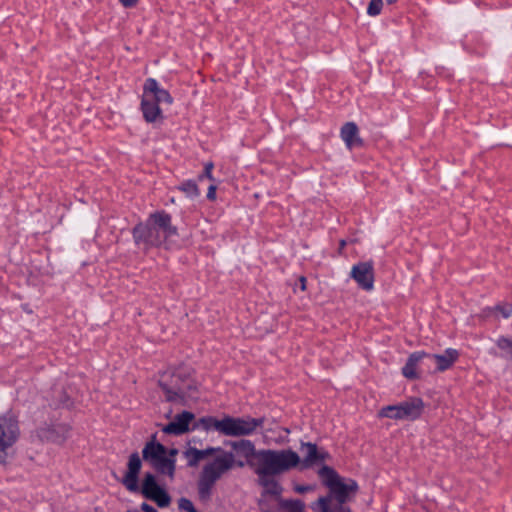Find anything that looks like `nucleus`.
<instances>
[{"mask_svg": "<svg viewBox=\"0 0 512 512\" xmlns=\"http://www.w3.org/2000/svg\"><path fill=\"white\" fill-rule=\"evenodd\" d=\"M383 6V0H371L368 7L367 13L370 16H377L380 14Z\"/></svg>", "mask_w": 512, "mask_h": 512, "instance_id": "28", "label": "nucleus"}, {"mask_svg": "<svg viewBox=\"0 0 512 512\" xmlns=\"http://www.w3.org/2000/svg\"><path fill=\"white\" fill-rule=\"evenodd\" d=\"M299 282H300V288L302 291H305L306 290V278L304 276H301L299 278Z\"/></svg>", "mask_w": 512, "mask_h": 512, "instance_id": "38", "label": "nucleus"}, {"mask_svg": "<svg viewBox=\"0 0 512 512\" xmlns=\"http://www.w3.org/2000/svg\"><path fill=\"white\" fill-rule=\"evenodd\" d=\"M142 461L137 452L129 456L127 463V472L125 473L122 484L130 492H137L139 490L138 475L141 470Z\"/></svg>", "mask_w": 512, "mask_h": 512, "instance_id": "16", "label": "nucleus"}, {"mask_svg": "<svg viewBox=\"0 0 512 512\" xmlns=\"http://www.w3.org/2000/svg\"><path fill=\"white\" fill-rule=\"evenodd\" d=\"M220 424L223 425V419L218 420L214 417L207 416V417H202L197 421L194 420L191 429L195 430L197 428H202L205 431L214 429V430L218 431L219 433H221V428L219 426Z\"/></svg>", "mask_w": 512, "mask_h": 512, "instance_id": "22", "label": "nucleus"}, {"mask_svg": "<svg viewBox=\"0 0 512 512\" xmlns=\"http://www.w3.org/2000/svg\"><path fill=\"white\" fill-rule=\"evenodd\" d=\"M340 136L349 150L355 147H362L364 144L359 136V129L354 122L345 123L341 128Z\"/></svg>", "mask_w": 512, "mask_h": 512, "instance_id": "19", "label": "nucleus"}, {"mask_svg": "<svg viewBox=\"0 0 512 512\" xmlns=\"http://www.w3.org/2000/svg\"><path fill=\"white\" fill-rule=\"evenodd\" d=\"M495 309L499 311L504 318H509L512 314L511 304L498 305Z\"/></svg>", "mask_w": 512, "mask_h": 512, "instance_id": "32", "label": "nucleus"}, {"mask_svg": "<svg viewBox=\"0 0 512 512\" xmlns=\"http://www.w3.org/2000/svg\"><path fill=\"white\" fill-rule=\"evenodd\" d=\"M214 165L212 162H208L205 164V167H204V172L199 175V180H202L203 178H207L211 181H214V178L212 176V169H213Z\"/></svg>", "mask_w": 512, "mask_h": 512, "instance_id": "31", "label": "nucleus"}, {"mask_svg": "<svg viewBox=\"0 0 512 512\" xmlns=\"http://www.w3.org/2000/svg\"><path fill=\"white\" fill-rule=\"evenodd\" d=\"M259 505H260L261 508L263 507V505H264V500L263 499L259 500Z\"/></svg>", "mask_w": 512, "mask_h": 512, "instance_id": "42", "label": "nucleus"}, {"mask_svg": "<svg viewBox=\"0 0 512 512\" xmlns=\"http://www.w3.org/2000/svg\"><path fill=\"white\" fill-rule=\"evenodd\" d=\"M156 103L160 104L162 102L167 104H172L173 98L170 93L165 89H160L153 97H151Z\"/></svg>", "mask_w": 512, "mask_h": 512, "instance_id": "27", "label": "nucleus"}, {"mask_svg": "<svg viewBox=\"0 0 512 512\" xmlns=\"http://www.w3.org/2000/svg\"><path fill=\"white\" fill-rule=\"evenodd\" d=\"M161 88L159 87L157 81L153 78H148L146 81H145V84H144V87H143V90H144V94L143 95H147L149 96V94H151V97H153Z\"/></svg>", "mask_w": 512, "mask_h": 512, "instance_id": "26", "label": "nucleus"}, {"mask_svg": "<svg viewBox=\"0 0 512 512\" xmlns=\"http://www.w3.org/2000/svg\"><path fill=\"white\" fill-rule=\"evenodd\" d=\"M141 110L145 121L148 123L162 122L164 120V116L159 107V104L156 103L150 96L143 95L141 101Z\"/></svg>", "mask_w": 512, "mask_h": 512, "instance_id": "18", "label": "nucleus"}, {"mask_svg": "<svg viewBox=\"0 0 512 512\" xmlns=\"http://www.w3.org/2000/svg\"><path fill=\"white\" fill-rule=\"evenodd\" d=\"M265 418H252V417H232L225 416L223 418V425L220 424L221 434L228 437H244L250 436L261 428L264 424Z\"/></svg>", "mask_w": 512, "mask_h": 512, "instance_id": "8", "label": "nucleus"}, {"mask_svg": "<svg viewBox=\"0 0 512 512\" xmlns=\"http://www.w3.org/2000/svg\"><path fill=\"white\" fill-rule=\"evenodd\" d=\"M377 416L379 418H389L393 420H403L399 403L382 407Z\"/></svg>", "mask_w": 512, "mask_h": 512, "instance_id": "23", "label": "nucleus"}, {"mask_svg": "<svg viewBox=\"0 0 512 512\" xmlns=\"http://www.w3.org/2000/svg\"><path fill=\"white\" fill-rule=\"evenodd\" d=\"M178 453V450L173 448V449H170L169 451H167V457H172L175 459V456L177 455Z\"/></svg>", "mask_w": 512, "mask_h": 512, "instance_id": "39", "label": "nucleus"}, {"mask_svg": "<svg viewBox=\"0 0 512 512\" xmlns=\"http://www.w3.org/2000/svg\"><path fill=\"white\" fill-rule=\"evenodd\" d=\"M281 430L286 434L285 436H279L278 438L275 439V442L277 444H284V443H287L289 442V439H288V434L290 433V430L288 428H281Z\"/></svg>", "mask_w": 512, "mask_h": 512, "instance_id": "33", "label": "nucleus"}, {"mask_svg": "<svg viewBox=\"0 0 512 512\" xmlns=\"http://www.w3.org/2000/svg\"><path fill=\"white\" fill-rule=\"evenodd\" d=\"M226 444L239 456L245 458V465H248L253 471L282 452V450L274 449L257 450L255 444L248 439L228 441Z\"/></svg>", "mask_w": 512, "mask_h": 512, "instance_id": "7", "label": "nucleus"}, {"mask_svg": "<svg viewBox=\"0 0 512 512\" xmlns=\"http://www.w3.org/2000/svg\"><path fill=\"white\" fill-rule=\"evenodd\" d=\"M322 484L329 489V494L318 499L320 512H352L345 504L358 491V484L353 479L342 478L332 467L323 465L318 470Z\"/></svg>", "mask_w": 512, "mask_h": 512, "instance_id": "1", "label": "nucleus"}, {"mask_svg": "<svg viewBox=\"0 0 512 512\" xmlns=\"http://www.w3.org/2000/svg\"><path fill=\"white\" fill-rule=\"evenodd\" d=\"M397 0H386L387 4L391 5L394 4Z\"/></svg>", "mask_w": 512, "mask_h": 512, "instance_id": "41", "label": "nucleus"}, {"mask_svg": "<svg viewBox=\"0 0 512 512\" xmlns=\"http://www.w3.org/2000/svg\"><path fill=\"white\" fill-rule=\"evenodd\" d=\"M299 455L292 449H282V452L258 467L254 473L257 475V483L263 488L262 497L269 495L280 498L282 486L275 476L284 474L298 467Z\"/></svg>", "mask_w": 512, "mask_h": 512, "instance_id": "2", "label": "nucleus"}, {"mask_svg": "<svg viewBox=\"0 0 512 512\" xmlns=\"http://www.w3.org/2000/svg\"><path fill=\"white\" fill-rule=\"evenodd\" d=\"M141 493L146 498L155 502L160 508L168 507L171 503V497L156 481L152 473L144 475Z\"/></svg>", "mask_w": 512, "mask_h": 512, "instance_id": "10", "label": "nucleus"}, {"mask_svg": "<svg viewBox=\"0 0 512 512\" xmlns=\"http://www.w3.org/2000/svg\"><path fill=\"white\" fill-rule=\"evenodd\" d=\"M69 430L70 427L67 424L51 421L39 426L36 434L41 441L62 444L66 441Z\"/></svg>", "mask_w": 512, "mask_h": 512, "instance_id": "12", "label": "nucleus"}, {"mask_svg": "<svg viewBox=\"0 0 512 512\" xmlns=\"http://www.w3.org/2000/svg\"><path fill=\"white\" fill-rule=\"evenodd\" d=\"M294 490L295 492L299 493V494H303V493H306V492H309V491H312L313 490V487L312 486H309V485H296L294 487Z\"/></svg>", "mask_w": 512, "mask_h": 512, "instance_id": "34", "label": "nucleus"}, {"mask_svg": "<svg viewBox=\"0 0 512 512\" xmlns=\"http://www.w3.org/2000/svg\"><path fill=\"white\" fill-rule=\"evenodd\" d=\"M178 189L180 191L184 192L190 198H195L200 194L199 188H198L196 182L193 180H187V181L183 182L178 187Z\"/></svg>", "mask_w": 512, "mask_h": 512, "instance_id": "25", "label": "nucleus"}, {"mask_svg": "<svg viewBox=\"0 0 512 512\" xmlns=\"http://www.w3.org/2000/svg\"><path fill=\"white\" fill-rule=\"evenodd\" d=\"M497 346L505 350L512 357V338L500 337L497 340Z\"/></svg>", "mask_w": 512, "mask_h": 512, "instance_id": "29", "label": "nucleus"}, {"mask_svg": "<svg viewBox=\"0 0 512 512\" xmlns=\"http://www.w3.org/2000/svg\"><path fill=\"white\" fill-rule=\"evenodd\" d=\"M20 428L17 417L12 413L0 415V464L8 457V450L17 442Z\"/></svg>", "mask_w": 512, "mask_h": 512, "instance_id": "9", "label": "nucleus"}, {"mask_svg": "<svg viewBox=\"0 0 512 512\" xmlns=\"http://www.w3.org/2000/svg\"><path fill=\"white\" fill-rule=\"evenodd\" d=\"M178 506L180 510H184L187 512H197L196 509L194 508L193 503L187 498H180Z\"/></svg>", "mask_w": 512, "mask_h": 512, "instance_id": "30", "label": "nucleus"}, {"mask_svg": "<svg viewBox=\"0 0 512 512\" xmlns=\"http://www.w3.org/2000/svg\"><path fill=\"white\" fill-rule=\"evenodd\" d=\"M217 456L210 462L206 463L199 475L197 482L198 495L201 500H208L211 496L212 489L216 482L235 466L243 468L244 461H237L233 452L221 451L216 453Z\"/></svg>", "mask_w": 512, "mask_h": 512, "instance_id": "5", "label": "nucleus"}, {"mask_svg": "<svg viewBox=\"0 0 512 512\" xmlns=\"http://www.w3.org/2000/svg\"><path fill=\"white\" fill-rule=\"evenodd\" d=\"M136 245L145 249L158 247L173 236L177 228L171 223V216L165 211H157L149 215L145 222L138 223L132 230Z\"/></svg>", "mask_w": 512, "mask_h": 512, "instance_id": "3", "label": "nucleus"}, {"mask_svg": "<svg viewBox=\"0 0 512 512\" xmlns=\"http://www.w3.org/2000/svg\"><path fill=\"white\" fill-rule=\"evenodd\" d=\"M345 245H346V241L345 240H341L340 241V247H339V253H342V250L345 247Z\"/></svg>", "mask_w": 512, "mask_h": 512, "instance_id": "40", "label": "nucleus"}, {"mask_svg": "<svg viewBox=\"0 0 512 512\" xmlns=\"http://www.w3.org/2000/svg\"><path fill=\"white\" fill-rule=\"evenodd\" d=\"M195 420V415L192 412L189 411H183L179 414H177L173 421L168 423L167 425H163L161 430L165 434H171V435H183L187 433L189 430H192L190 428V425H193V421Z\"/></svg>", "mask_w": 512, "mask_h": 512, "instance_id": "15", "label": "nucleus"}, {"mask_svg": "<svg viewBox=\"0 0 512 512\" xmlns=\"http://www.w3.org/2000/svg\"><path fill=\"white\" fill-rule=\"evenodd\" d=\"M158 385L168 402L185 404L187 398L193 397L196 383L192 378L191 369L185 366L168 368L161 372Z\"/></svg>", "mask_w": 512, "mask_h": 512, "instance_id": "4", "label": "nucleus"}, {"mask_svg": "<svg viewBox=\"0 0 512 512\" xmlns=\"http://www.w3.org/2000/svg\"><path fill=\"white\" fill-rule=\"evenodd\" d=\"M219 451H221V447H208L203 450L190 447L184 452V457L187 459L189 467H195L199 461L208 456L214 455Z\"/></svg>", "mask_w": 512, "mask_h": 512, "instance_id": "20", "label": "nucleus"}, {"mask_svg": "<svg viewBox=\"0 0 512 512\" xmlns=\"http://www.w3.org/2000/svg\"><path fill=\"white\" fill-rule=\"evenodd\" d=\"M125 8L134 7L139 0H119Z\"/></svg>", "mask_w": 512, "mask_h": 512, "instance_id": "36", "label": "nucleus"}, {"mask_svg": "<svg viewBox=\"0 0 512 512\" xmlns=\"http://www.w3.org/2000/svg\"><path fill=\"white\" fill-rule=\"evenodd\" d=\"M142 457L160 474L168 475L171 479L174 477L175 459L167 457V448L156 442V434L152 435L151 440L145 444Z\"/></svg>", "mask_w": 512, "mask_h": 512, "instance_id": "6", "label": "nucleus"}, {"mask_svg": "<svg viewBox=\"0 0 512 512\" xmlns=\"http://www.w3.org/2000/svg\"><path fill=\"white\" fill-rule=\"evenodd\" d=\"M300 450L304 452V457H299L298 466L300 469H308L315 465L325 463L330 459V454L323 448H319L312 442H301Z\"/></svg>", "mask_w": 512, "mask_h": 512, "instance_id": "11", "label": "nucleus"}, {"mask_svg": "<svg viewBox=\"0 0 512 512\" xmlns=\"http://www.w3.org/2000/svg\"><path fill=\"white\" fill-rule=\"evenodd\" d=\"M141 509L144 511V512H157V510L152 507L151 505L147 504V503H143L141 505Z\"/></svg>", "mask_w": 512, "mask_h": 512, "instance_id": "37", "label": "nucleus"}, {"mask_svg": "<svg viewBox=\"0 0 512 512\" xmlns=\"http://www.w3.org/2000/svg\"><path fill=\"white\" fill-rule=\"evenodd\" d=\"M400 409L403 420L415 421L421 417L424 411V402L419 397H410L400 402Z\"/></svg>", "mask_w": 512, "mask_h": 512, "instance_id": "17", "label": "nucleus"}, {"mask_svg": "<svg viewBox=\"0 0 512 512\" xmlns=\"http://www.w3.org/2000/svg\"><path fill=\"white\" fill-rule=\"evenodd\" d=\"M350 277L360 288L370 291L374 287V265L372 261L359 262L350 271Z\"/></svg>", "mask_w": 512, "mask_h": 512, "instance_id": "14", "label": "nucleus"}, {"mask_svg": "<svg viewBox=\"0 0 512 512\" xmlns=\"http://www.w3.org/2000/svg\"><path fill=\"white\" fill-rule=\"evenodd\" d=\"M207 198L209 200H215V198H216V186L215 185L209 186L208 192H207Z\"/></svg>", "mask_w": 512, "mask_h": 512, "instance_id": "35", "label": "nucleus"}, {"mask_svg": "<svg viewBox=\"0 0 512 512\" xmlns=\"http://www.w3.org/2000/svg\"><path fill=\"white\" fill-rule=\"evenodd\" d=\"M418 364H422L425 367V353L415 352L412 353L405 366L402 368V374L408 379H417L419 374L417 372Z\"/></svg>", "mask_w": 512, "mask_h": 512, "instance_id": "21", "label": "nucleus"}, {"mask_svg": "<svg viewBox=\"0 0 512 512\" xmlns=\"http://www.w3.org/2000/svg\"><path fill=\"white\" fill-rule=\"evenodd\" d=\"M279 505L286 512H304L305 505L301 500H279Z\"/></svg>", "mask_w": 512, "mask_h": 512, "instance_id": "24", "label": "nucleus"}, {"mask_svg": "<svg viewBox=\"0 0 512 512\" xmlns=\"http://www.w3.org/2000/svg\"><path fill=\"white\" fill-rule=\"evenodd\" d=\"M458 356L459 354L455 349H447L444 354L425 353V368L430 373L445 371L454 364Z\"/></svg>", "mask_w": 512, "mask_h": 512, "instance_id": "13", "label": "nucleus"}]
</instances>
